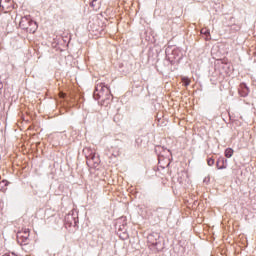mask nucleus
I'll list each match as a JSON object with an SVG mask.
<instances>
[{
    "instance_id": "obj_5",
    "label": "nucleus",
    "mask_w": 256,
    "mask_h": 256,
    "mask_svg": "<svg viewBox=\"0 0 256 256\" xmlns=\"http://www.w3.org/2000/svg\"><path fill=\"white\" fill-rule=\"evenodd\" d=\"M217 169H227V165L225 164L224 159H218L216 162Z\"/></svg>"
},
{
    "instance_id": "obj_9",
    "label": "nucleus",
    "mask_w": 256,
    "mask_h": 256,
    "mask_svg": "<svg viewBox=\"0 0 256 256\" xmlns=\"http://www.w3.org/2000/svg\"><path fill=\"white\" fill-rule=\"evenodd\" d=\"M153 239H155V236L153 235L148 236V242H150L151 245H157V240H153Z\"/></svg>"
},
{
    "instance_id": "obj_8",
    "label": "nucleus",
    "mask_w": 256,
    "mask_h": 256,
    "mask_svg": "<svg viewBox=\"0 0 256 256\" xmlns=\"http://www.w3.org/2000/svg\"><path fill=\"white\" fill-rule=\"evenodd\" d=\"M90 6L92 7V9H94V11H97V9H99L98 0H92Z\"/></svg>"
},
{
    "instance_id": "obj_12",
    "label": "nucleus",
    "mask_w": 256,
    "mask_h": 256,
    "mask_svg": "<svg viewBox=\"0 0 256 256\" xmlns=\"http://www.w3.org/2000/svg\"><path fill=\"white\" fill-rule=\"evenodd\" d=\"M59 97H60V99H65V97H67V94L60 92Z\"/></svg>"
},
{
    "instance_id": "obj_6",
    "label": "nucleus",
    "mask_w": 256,
    "mask_h": 256,
    "mask_svg": "<svg viewBox=\"0 0 256 256\" xmlns=\"http://www.w3.org/2000/svg\"><path fill=\"white\" fill-rule=\"evenodd\" d=\"M233 153H235V151L232 148H227L224 155L227 157V159H231V157H233Z\"/></svg>"
},
{
    "instance_id": "obj_11",
    "label": "nucleus",
    "mask_w": 256,
    "mask_h": 256,
    "mask_svg": "<svg viewBox=\"0 0 256 256\" xmlns=\"http://www.w3.org/2000/svg\"><path fill=\"white\" fill-rule=\"evenodd\" d=\"M201 33H202V35H206V37H208L209 30L207 28H203V29H201Z\"/></svg>"
},
{
    "instance_id": "obj_4",
    "label": "nucleus",
    "mask_w": 256,
    "mask_h": 256,
    "mask_svg": "<svg viewBox=\"0 0 256 256\" xmlns=\"http://www.w3.org/2000/svg\"><path fill=\"white\" fill-rule=\"evenodd\" d=\"M239 93L241 97H247L249 95V87H247V84L245 83L240 84Z\"/></svg>"
},
{
    "instance_id": "obj_10",
    "label": "nucleus",
    "mask_w": 256,
    "mask_h": 256,
    "mask_svg": "<svg viewBox=\"0 0 256 256\" xmlns=\"http://www.w3.org/2000/svg\"><path fill=\"white\" fill-rule=\"evenodd\" d=\"M207 164L209 165V167H213V165H215V159H213V158H208Z\"/></svg>"
},
{
    "instance_id": "obj_1",
    "label": "nucleus",
    "mask_w": 256,
    "mask_h": 256,
    "mask_svg": "<svg viewBox=\"0 0 256 256\" xmlns=\"http://www.w3.org/2000/svg\"><path fill=\"white\" fill-rule=\"evenodd\" d=\"M94 97L95 99H102V101H105L107 99H111V90L108 88L107 85L103 82H98L96 84V88L94 91Z\"/></svg>"
},
{
    "instance_id": "obj_7",
    "label": "nucleus",
    "mask_w": 256,
    "mask_h": 256,
    "mask_svg": "<svg viewBox=\"0 0 256 256\" xmlns=\"http://www.w3.org/2000/svg\"><path fill=\"white\" fill-rule=\"evenodd\" d=\"M182 83L184 87H189L191 85V79L189 77H182Z\"/></svg>"
},
{
    "instance_id": "obj_13",
    "label": "nucleus",
    "mask_w": 256,
    "mask_h": 256,
    "mask_svg": "<svg viewBox=\"0 0 256 256\" xmlns=\"http://www.w3.org/2000/svg\"><path fill=\"white\" fill-rule=\"evenodd\" d=\"M30 23H31V25H35V24H36V23H35V22H33V21H32V22H30Z\"/></svg>"
},
{
    "instance_id": "obj_2",
    "label": "nucleus",
    "mask_w": 256,
    "mask_h": 256,
    "mask_svg": "<svg viewBox=\"0 0 256 256\" xmlns=\"http://www.w3.org/2000/svg\"><path fill=\"white\" fill-rule=\"evenodd\" d=\"M29 235H30L29 229H24V230L18 232L17 239L21 243H24V245H27V243L29 241Z\"/></svg>"
},
{
    "instance_id": "obj_3",
    "label": "nucleus",
    "mask_w": 256,
    "mask_h": 256,
    "mask_svg": "<svg viewBox=\"0 0 256 256\" xmlns=\"http://www.w3.org/2000/svg\"><path fill=\"white\" fill-rule=\"evenodd\" d=\"M99 163H101L99 156L91 154L89 157H87V165H89L90 167H93L95 169L99 167Z\"/></svg>"
}]
</instances>
